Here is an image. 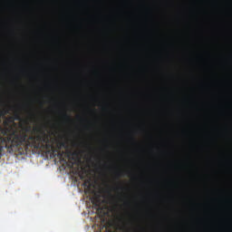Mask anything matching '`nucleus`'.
Masks as SVG:
<instances>
[{
	"label": "nucleus",
	"instance_id": "nucleus-1",
	"mask_svg": "<svg viewBox=\"0 0 232 232\" xmlns=\"http://www.w3.org/2000/svg\"><path fill=\"white\" fill-rule=\"evenodd\" d=\"M31 136H27L26 131L15 130L9 127L8 116L5 117L4 128L0 125V154L5 153V150L9 153H14L20 145L34 147L30 140Z\"/></svg>",
	"mask_w": 232,
	"mask_h": 232
},
{
	"label": "nucleus",
	"instance_id": "nucleus-2",
	"mask_svg": "<svg viewBox=\"0 0 232 232\" xmlns=\"http://www.w3.org/2000/svg\"><path fill=\"white\" fill-rule=\"evenodd\" d=\"M34 130L37 131V134L30 137V142L34 147V150H42L44 147L51 157H57L58 152L63 150V147H67L65 141H59L56 146L53 145L50 136L41 128H34Z\"/></svg>",
	"mask_w": 232,
	"mask_h": 232
},
{
	"label": "nucleus",
	"instance_id": "nucleus-3",
	"mask_svg": "<svg viewBox=\"0 0 232 232\" xmlns=\"http://www.w3.org/2000/svg\"><path fill=\"white\" fill-rule=\"evenodd\" d=\"M92 205H94L95 209L97 210L98 213H102L103 209L102 207V199H101L100 196H94L92 198Z\"/></svg>",
	"mask_w": 232,
	"mask_h": 232
},
{
	"label": "nucleus",
	"instance_id": "nucleus-4",
	"mask_svg": "<svg viewBox=\"0 0 232 232\" xmlns=\"http://www.w3.org/2000/svg\"><path fill=\"white\" fill-rule=\"evenodd\" d=\"M14 116H8V127L14 128L11 124H14Z\"/></svg>",
	"mask_w": 232,
	"mask_h": 232
},
{
	"label": "nucleus",
	"instance_id": "nucleus-5",
	"mask_svg": "<svg viewBox=\"0 0 232 232\" xmlns=\"http://www.w3.org/2000/svg\"><path fill=\"white\" fill-rule=\"evenodd\" d=\"M64 155H65V151L60 150L56 154V157H58V159H60V160H64Z\"/></svg>",
	"mask_w": 232,
	"mask_h": 232
},
{
	"label": "nucleus",
	"instance_id": "nucleus-6",
	"mask_svg": "<svg viewBox=\"0 0 232 232\" xmlns=\"http://www.w3.org/2000/svg\"><path fill=\"white\" fill-rule=\"evenodd\" d=\"M63 117L64 118L65 121H72L70 114H68L67 112H63Z\"/></svg>",
	"mask_w": 232,
	"mask_h": 232
},
{
	"label": "nucleus",
	"instance_id": "nucleus-7",
	"mask_svg": "<svg viewBox=\"0 0 232 232\" xmlns=\"http://www.w3.org/2000/svg\"><path fill=\"white\" fill-rule=\"evenodd\" d=\"M14 118V122L15 121H21V114H19V112H15Z\"/></svg>",
	"mask_w": 232,
	"mask_h": 232
},
{
	"label": "nucleus",
	"instance_id": "nucleus-8",
	"mask_svg": "<svg viewBox=\"0 0 232 232\" xmlns=\"http://www.w3.org/2000/svg\"><path fill=\"white\" fill-rule=\"evenodd\" d=\"M8 110L0 111V115L5 118V115L8 114Z\"/></svg>",
	"mask_w": 232,
	"mask_h": 232
},
{
	"label": "nucleus",
	"instance_id": "nucleus-9",
	"mask_svg": "<svg viewBox=\"0 0 232 232\" xmlns=\"http://www.w3.org/2000/svg\"><path fill=\"white\" fill-rule=\"evenodd\" d=\"M80 178L82 179V180H84V176H83V174H81V175H80Z\"/></svg>",
	"mask_w": 232,
	"mask_h": 232
},
{
	"label": "nucleus",
	"instance_id": "nucleus-10",
	"mask_svg": "<svg viewBox=\"0 0 232 232\" xmlns=\"http://www.w3.org/2000/svg\"><path fill=\"white\" fill-rule=\"evenodd\" d=\"M87 184H90V180H87V182H84V186H86Z\"/></svg>",
	"mask_w": 232,
	"mask_h": 232
},
{
	"label": "nucleus",
	"instance_id": "nucleus-11",
	"mask_svg": "<svg viewBox=\"0 0 232 232\" xmlns=\"http://www.w3.org/2000/svg\"><path fill=\"white\" fill-rule=\"evenodd\" d=\"M117 176H121V172H117Z\"/></svg>",
	"mask_w": 232,
	"mask_h": 232
}]
</instances>
